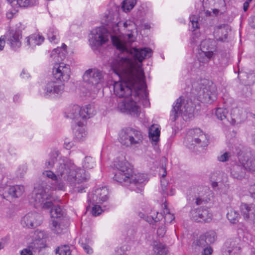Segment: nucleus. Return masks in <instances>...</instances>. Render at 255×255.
Returning <instances> with one entry per match:
<instances>
[{
  "mask_svg": "<svg viewBox=\"0 0 255 255\" xmlns=\"http://www.w3.org/2000/svg\"><path fill=\"white\" fill-rule=\"evenodd\" d=\"M130 55H118L112 63V67L122 80L113 85L114 92L119 98H124L118 103V108L123 112L137 116L140 112L137 102H141L145 107L149 106L148 93L142 62L135 63Z\"/></svg>",
  "mask_w": 255,
  "mask_h": 255,
  "instance_id": "1",
  "label": "nucleus"
},
{
  "mask_svg": "<svg viewBox=\"0 0 255 255\" xmlns=\"http://www.w3.org/2000/svg\"><path fill=\"white\" fill-rule=\"evenodd\" d=\"M45 167L47 169L54 168V172L45 170L42 174L54 182L55 190H64V184L62 180H67L74 187L75 191L79 193L84 191L85 186L83 182L89 178V175L84 169L78 168L71 160L60 156L58 150L51 152L45 161Z\"/></svg>",
  "mask_w": 255,
  "mask_h": 255,
  "instance_id": "2",
  "label": "nucleus"
},
{
  "mask_svg": "<svg viewBox=\"0 0 255 255\" xmlns=\"http://www.w3.org/2000/svg\"><path fill=\"white\" fill-rule=\"evenodd\" d=\"M110 35L107 30L103 27H97L91 32L89 38L90 44L92 47H98L105 43ZM113 45L124 55H132L135 61L141 62L145 58L151 56L152 51L150 48H130L131 43L134 41L131 33L126 35H110Z\"/></svg>",
  "mask_w": 255,
  "mask_h": 255,
  "instance_id": "3",
  "label": "nucleus"
},
{
  "mask_svg": "<svg viewBox=\"0 0 255 255\" xmlns=\"http://www.w3.org/2000/svg\"><path fill=\"white\" fill-rule=\"evenodd\" d=\"M116 169L114 179L130 190L139 192L142 191L146 176L141 173L134 174L131 165L125 159H117L114 163Z\"/></svg>",
  "mask_w": 255,
  "mask_h": 255,
  "instance_id": "4",
  "label": "nucleus"
},
{
  "mask_svg": "<svg viewBox=\"0 0 255 255\" xmlns=\"http://www.w3.org/2000/svg\"><path fill=\"white\" fill-rule=\"evenodd\" d=\"M34 194V205L36 207L48 209L53 206L50 212L52 218H55L54 219L66 218L64 217L65 213L63 209L59 205H53V202L60 201L57 197L53 196L43 188L35 189Z\"/></svg>",
  "mask_w": 255,
  "mask_h": 255,
  "instance_id": "5",
  "label": "nucleus"
},
{
  "mask_svg": "<svg viewBox=\"0 0 255 255\" xmlns=\"http://www.w3.org/2000/svg\"><path fill=\"white\" fill-rule=\"evenodd\" d=\"M253 247L252 255H255V237L248 231L239 233V237L228 240L225 246L229 255H241L247 244Z\"/></svg>",
  "mask_w": 255,
  "mask_h": 255,
  "instance_id": "6",
  "label": "nucleus"
},
{
  "mask_svg": "<svg viewBox=\"0 0 255 255\" xmlns=\"http://www.w3.org/2000/svg\"><path fill=\"white\" fill-rule=\"evenodd\" d=\"M193 112L194 106L192 101L185 99L183 97H180L172 106L170 116V120L174 122L181 116L187 120L193 117Z\"/></svg>",
  "mask_w": 255,
  "mask_h": 255,
  "instance_id": "7",
  "label": "nucleus"
},
{
  "mask_svg": "<svg viewBox=\"0 0 255 255\" xmlns=\"http://www.w3.org/2000/svg\"><path fill=\"white\" fill-rule=\"evenodd\" d=\"M143 135L141 132L131 128L123 129L119 133L120 142L127 147H137L143 141Z\"/></svg>",
  "mask_w": 255,
  "mask_h": 255,
  "instance_id": "8",
  "label": "nucleus"
},
{
  "mask_svg": "<svg viewBox=\"0 0 255 255\" xmlns=\"http://www.w3.org/2000/svg\"><path fill=\"white\" fill-rule=\"evenodd\" d=\"M207 81L206 79L200 80L192 83V91L195 90L200 98L205 102L212 103L217 98V94L212 86H207ZM193 93L194 92L192 91Z\"/></svg>",
  "mask_w": 255,
  "mask_h": 255,
  "instance_id": "9",
  "label": "nucleus"
},
{
  "mask_svg": "<svg viewBox=\"0 0 255 255\" xmlns=\"http://www.w3.org/2000/svg\"><path fill=\"white\" fill-rule=\"evenodd\" d=\"M83 81L86 84L89 90L95 91L102 87L104 82V73L96 68L89 69L83 76Z\"/></svg>",
  "mask_w": 255,
  "mask_h": 255,
  "instance_id": "10",
  "label": "nucleus"
},
{
  "mask_svg": "<svg viewBox=\"0 0 255 255\" xmlns=\"http://www.w3.org/2000/svg\"><path fill=\"white\" fill-rule=\"evenodd\" d=\"M186 140L187 146L190 148L194 145L206 147L209 143V136L199 128L190 130L187 133Z\"/></svg>",
  "mask_w": 255,
  "mask_h": 255,
  "instance_id": "11",
  "label": "nucleus"
},
{
  "mask_svg": "<svg viewBox=\"0 0 255 255\" xmlns=\"http://www.w3.org/2000/svg\"><path fill=\"white\" fill-rule=\"evenodd\" d=\"M211 40L205 39L200 44V51L197 56L198 62L195 63L197 68L201 67V63H208L210 60H213L215 56V48L210 46Z\"/></svg>",
  "mask_w": 255,
  "mask_h": 255,
  "instance_id": "12",
  "label": "nucleus"
},
{
  "mask_svg": "<svg viewBox=\"0 0 255 255\" xmlns=\"http://www.w3.org/2000/svg\"><path fill=\"white\" fill-rule=\"evenodd\" d=\"M191 219L198 223H209L213 219V214L210 209L201 206L192 209L189 213Z\"/></svg>",
  "mask_w": 255,
  "mask_h": 255,
  "instance_id": "13",
  "label": "nucleus"
},
{
  "mask_svg": "<svg viewBox=\"0 0 255 255\" xmlns=\"http://www.w3.org/2000/svg\"><path fill=\"white\" fill-rule=\"evenodd\" d=\"M64 87L61 81L51 80L46 84L41 94L45 98L57 97L62 94Z\"/></svg>",
  "mask_w": 255,
  "mask_h": 255,
  "instance_id": "14",
  "label": "nucleus"
},
{
  "mask_svg": "<svg viewBox=\"0 0 255 255\" xmlns=\"http://www.w3.org/2000/svg\"><path fill=\"white\" fill-rule=\"evenodd\" d=\"M53 78L59 81H67L70 77L71 69L69 65L64 63H57L53 68Z\"/></svg>",
  "mask_w": 255,
  "mask_h": 255,
  "instance_id": "15",
  "label": "nucleus"
},
{
  "mask_svg": "<svg viewBox=\"0 0 255 255\" xmlns=\"http://www.w3.org/2000/svg\"><path fill=\"white\" fill-rule=\"evenodd\" d=\"M237 155L239 163L244 166L247 171L255 172V155L244 150H240Z\"/></svg>",
  "mask_w": 255,
  "mask_h": 255,
  "instance_id": "16",
  "label": "nucleus"
},
{
  "mask_svg": "<svg viewBox=\"0 0 255 255\" xmlns=\"http://www.w3.org/2000/svg\"><path fill=\"white\" fill-rule=\"evenodd\" d=\"M42 217L36 212H30L26 214L21 220L23 227L33 228L39 226L42 223Z\"/></svg>",
  "mask_w": 255,
  "mask_h": 255,
  "instance_id": "17",
  "label": "nucleus"
},
{
  "mask_svg": "<svg viewBox=\"0 0 255 255\" xmlns=\"http://www.w3.org/2000/svg\"><path fill=\"white\" fill-rule=\"evenodd\" d=\"M209 192V189L206 187H198L191 189L190 194H194L193 200H196L195 203L200 205L206 204L210 200L208 197Z\"/></svg>",
  "mask_w": 255,
  "mask_h": 255,
  "instance_id": "18",
  "label": "nucleus"
},
{
  "mask_svg": "<svg viewBox=\"0 0 255 255\" xmlns=\"http://www.w3.org/2000/svg\"><path fill=\"white\" fill-rule=\"evenodd\" d=\"M108 189L106 187L96 189L94 192L89 196L88 202L94 204H101L108 199Z\"/></svg>",
  "mask_w": 255,
  "mask_h": 255,
  "instance_id": "19",
  "label": "nucleus"
},
{
  "mask_svg": "<svg viewBox=\"0 0 255 255\" xmlns=\"http://www.w3.org/2000/svg\"><path fill=\"white\" fill-rule=\"evenodd\" d=\"M217 238L216 232L214 230L207 231L204 234L201 235L196 241L197 246L205 247L207 245L214 243Z\"/></svg>",
  "mask_w": 255,
  "mask_h": 255,
  "instance_id": "20",
  "label": "nucleus"
},
{
  "mask_svg": "<svg viewBox=\"0 0 255 255\" xmlns=\"http://www.w3.org/2000/svg\"><path fill=\"white\" fill-rule=\"evenodd\" d=\"M118 12H109L108 14H106V21L107 23V24L109 26H112L114 27V31H115L116 30H119V28L121 27L122 25L125 28H127L128 25H130V21H126L125 22H122L121 21H118Z\"/></svg>",
  "mask_w": 255,
  "mask_h": 255,
  "instance_id": "21",
  "label": "nucleus"
},
{
  "mask_svg": "<svg viewBox=\"0 0 255 255\" xmlns=\"http://www.w3.org/2000/svg\"><path fill=\"white\" fill-rule=\"evenodd\" d=\"M6 36L8 43L12 49L15 50L21 46V31L20 30H11Z\"/></svg>",
  "mask_w": 255,
  "mask_h": 255,
  "instance_id": "22",
  "label": "nucleus"
},
{
  "mask_svg": "<svg viewBox=\"0 0 255 255\" xmlns=\"http://www.w3.org/2000/svg\"><path fill=\"white\" fill-rule=\"evenodd\" d=\"M231 31L230 26L227 24H222L217 26L214 31V36L217 41L225 42Z\"/></svg>",
  "mask_w": 255,
  "mask_h": 255,
  "instance_id": "23",
  "label": "nucleus"
},
{
  "mask_svg": "<svg viewBox=\"0 0 255 255\" xmlns=\"http://www.w3.org/2000/svg\"><path fill=\"white\" fill-rule=\"evenodd\" d=\"M67 224L66 218L53 219L50 224V228L54 234H60L67 228Z\"/></svg>",
  "mask_w": 255,
  "mask_h": 255,
  "instance_id": "24",
  "label": "nucleus"
},
{
  "mask_svg": "<svg viewBox=\"0 0 255 255\" xmlns=\"http://www.w3.org/2000/svg\"><path fill=\"white\" fill-rule=\"evenodd\" d=\"M241 211L244 219L246 221H252L255 218V205L242 204Z\"/></svg>",
  "mask_w": 255,
  "mask_h": 255,
  "instance_id": "25",
  "label": "nucleus"
},
{
  "mask_svg": "<svg viewBox=\"0 0 255 255\" xmlns=\"http://www.w3.org/2000/svg\"><path fill=\"white\" fill-rule=\"evenodd\" d=\"M246 171L244 166L238 161L232 166L231 174L233 178L241 180L245 177Z\"/></svg>",
  "mask_w": 255,
  "mask_h": 255,
  "instance_id": "26",
  "label": "nucleus"
},
{
  "mask_svg": "<svg viewBox=\"0 0 255 255\" xmlns=\"http://www.w3.org/2000/svg\"><path fill=\"white\" fill-rule=\"evenodd\" d=\"M39 238L35 239L32 242L28 245L29 248L33 252L39 251L41 249L45 246V241L43 239L44 233L43 232L39 231L38 232Z\"/></svg>",
  "mask_w": 255,
  "mask_h": 255,
  "instance_id": "27",
  "label": "nucleus"
},
{
  "mask_svg": "<svg viewBox=\"0 0 255 255\" xmlns=\"http://www.w3.org/2000/svg\"><path fill=\"white\" fill-rule=\"evenodd\" d=\"M139 216L144 219L150 224L158 222L162 218V214L161 213L159 214L158 212L155 211H151L150 214L147 215L140 212L139 213Z\"/></svg>",
  "mask_w": 255,
  "mask_h": 255,
  "instance_id": "28",
  "label": "nucleus"
},
{
  "mask_svg": "<svg viewBox=\"0 0 255 255\" xmlns=\"http://www.w3.org/2000/svg\"><path fill=\"white\" fill-rule=\"evenodd\" d=\"M44 38L38 34H33L26 37L25 43L27 46L34 47L36 45L41 44L44 41Z\"/></svg>",
  "mask_w": 255,
  "mask_h": 255,
  "instance_id": "29",
  "label": "nucleus"
},
{
  "mask_svg": "<svg viewBox=\"0 0 255 255\" xmlns=\"http://www.w3.org/2000/svg\"><path fill=\"white\" fill-rule=\"evenodd\" d=\"M160 130L159 126L153 125L149 128V137L152 143L156 144L159 140Z\"/></svg>",
  "mask_w": 255,
  "mask_h": 255,
  "instance_id": "30",
  "label": "nucleus"
},
{
  "mask_svg": "<svg viewBox=\"0 0 255 255\" xmlns=\"http://www.w3.org/2000/svg\"><path fill=\"white\" fill-rule=\"evenodd\" d=\"M81 123L78 122L74 128V138L78 140H82L86 135L85 128L81 126Z\"/></svg>",
  "mask_w": 255,
  "mask_h": 255,
  "instance_id": "31",
  "label": "nucleus"
},
{
  "mask_svg": "<svg viewBox=\"0 0 255 255\" xmlns=\"http://www.w3.org/2000/svg\"><path fill=\"white\" fill-rule=\"evenodd\" d=\"M96 113L93 106L90 105L81 108L80 119H86L90 118Z\"/></svg>",
  "mask_w": 255,
  "mask_h": 255,
  "instance_id": "32",
  "label": "nucleus"
},
{
  "mask_svg": "<svg viewBox=\"0 0 255 255\" xmlns=\"http://www.w3.org/2000/svg\"><path fill=\"white\" fill-rule=\"evenodd\" d=\"M81 107L78 105H73L69 108L67 111V117L78 120L80 119Z\"/></svg>",
  "mask_w": 255,
  "mask_h": 255,
  "instance_id": "33",
  "label": "nucleus"
},
{
  "mask_svg": "<svg viewBox=\"0 0 255 255\" xmlns=\"http://www.w3.org/2000/svg\"><path fill=\"white\" fill-rule=\"evenodd\" d=\"M47 36L48 40L51 43H57L59 41L58 31L54 27H51L48 29Z\"/></svg>",
  "mask_w": 255,
  "mask_h": 255,
  "instance_id": "34",
  "label": "nucleus"
},
{
  "mask_svg": "<svg viewBox=\"0 0 255 255\" xmlns=\"http://www.w3.org/2000/svg\"><path fill=\"white\" fill-rule=\"evenodd\" d=\"M24 191V187L21 185H15L11 186L8 190V194L13 197L17 198L21 195Z\"/></svg>",
  "mask_w": 255,
  "mask_h": 255,
  "instance_id": "35",
  "label": "nucleus"
},
{
  "mask_svg": "<svg viewBox=\"0 0 255 255\" xmlns=\"http://www.w3.org/2000/svg\"><path fill=\"white\" fill-rule=\"evenodd\" d=\"M153 250L154 252L157 255H165L167 253V250L164 245L155 241L153 242Z\"/></svg>",
  "mask_w": 255,
  "mask_h": 255,
  "instance_id": "36",
  "label": "nucleus"
},
{
  "mask_svg": "<svg viewBox=\"0 0 255 255\" xmlns=\"http://www.w3.org/2000/svg\"><path fill=\"white\" fill-rule=\"evenodd\" d=\"M14 8L19 7H27L31 4V0H6Z\"/></svg>",
  "mask_w": 255,
  "mask_h": 255,
  "instance_id": "37",
  "label": "nucleus"
},
{
  "mask_svg": "<svg viewBox=\"0 0 255 255\" xmlns=\"http://www.w3.org/2000/svg\"><path fill=\"white\" fill-rule=\"evenodd\" d=\"M227 217L231 223L235 224L239 221L240 217L239 213L232 208L228 210Z\"/></svg>",
  "mask_w": 255,
  "mask_h": 255,
  "instance_id": "38",
  "label": "nucleus"
},
{
  "mask_svg": "<svg viewBox=\"0 0 255 255\" xmlns=\"http://www.w3.org/2000/svg\"><path fill=\"white\" fill-rule=\"evenodd\" d=\"M203 4L205 7L216 6L217 4H219V7H224L225 2L224 0H203Z\"/></svg>",
  "mask_w": 255,
  "mask_h": 255,
  "instance_id": "39",
  "label": "nucleus"
},
{
  "mask_svg": "<svg viewBox=\"0 0 255 255\" xmlns=\"http://www.w3.org/2000/svg\"><path fill=\"white\" fill-rule=\"evenodd\" d=\"M136 2V0H125L123 2L122 8L124 11L128 12L133 8Z\"/></svg>",
  "mask_w": 255,
  "mask_h": 255,
  "instance_id": "40",
  "label": "nucleus"
},
{
  "mask_svg": "<svg viewBox=\"0 0 255 255\" xmlns=\"http://www.w3.org/2000/svg\"><path fill=\"white\" fill-rule=\"evenodd\" d=\"M66 48V45L63 43L61 47H57L52 50L50 55L51 57L55 58L56 56H60L61 54L64 55Z\"/></svg>",
  "mask_w": 255,
  "mask_h": 255,
  "instance_id": "41",
  "label": "nucleus"
},
{
  "mask_svg": "<svg viewBox=\"0 0 255 255\" xmlns=\"http://www.w3.org/2000/svg\"><path fill=\"white\" fill-rule=\"evenodd\" d=\"M57 255H72L70 247L67 245H63L59 247L56 250Z\"/></svg>",
  "mask_w": 255,
  "mask_h": 255,
  "instance_id": "42",
  "label": "nucleus"
},
{
  "mask_svg": "<svg viewBox=\"0 0 255 255\" xmlns=\"http://www.w3.org/2000/svg\"><path fill=\"white\" fill-rule=\"evenodd\" d=\"M164 221L166 223H171L175 219V217L173 214L170 213L169 209L167 208V205L164 204Z\"/></svg>",
  "mask_w": 255,
  "mask_h": 255,
  "instance_id": "43",
  "label": "nucleus"
},
{
  "mask_svg": "<svg viewBox=\"0 0 255 255\" xmlns=\"http://www.w3.org/2000/svg\"><path fill=\"white\" fill-rule=\"evenodd\" d=\"M228 111L226 109L218 108L216 110L215 115L219 120L221 121L226 118Z\"/></svg>",
  "mask_w": 255,
  "mask_h": 255,
  "instance_id": "44",
  "label": "nucleus"
},
{
  "mask_svg": "<svg viewBox=\"0 0 255 255\" xmlns=\"http://www.w3.org/2000/svg\"><path fill=\"white\" fill-rule=\"evenodd\" d=\"M95 165L94 159L91 157H86L83 162V166L87 169L92 168Z\"/></svg>",
  "mask_w": 255,
  "mask_h": 255,
  "instance_id": "45",
  "label": "nucleus"
},
{
  "mask_svg": "<svg viewBox=\"0 0 255 255\" xmlns=\"http://www.w3.org/2000/svg\"><path fill=\"white\" fill-rule=\"evenodd\" d=\"M190 22L192 24V30H195V29L199 28L198 27V18L195 15H192L189 17Z\"/></svg>",
  "mask_w": 255,
  "mask_h": 255,
  "instance_id": "46",
  "label": "nucleus"
},
{
  "mask_svg": "<svg viewBox=\"0 0 255 255\" xmlns=\"http://www.w3.org/2000/svg\"><path fill=\"white\" fill-rule=\"evenodd\" d=\"M161 182V187L162 190V192L164 194H166L168 195L169 193L167 192V186H168V182L165 179V178H161L160 180ZM170 195H172L173 194L170 193L169 194Z\"/></svg>",
  "mask_w": 255,
  "mask_h": 255,
  "instance_id": "47",
  "label": "nucleus"
},
{
  "mask_svg": "<svg viewBox=\"0 0 255 255\" xmlns=\"http://www.w3.org/2000/svg\"><path fill=\"white\" fill-rule=\"evenodd\" d=\"M102 211L101 207L99 205H94L92 208V215L97 216L99 215Z\"/></svg>",
  "mask_w": 255,
  "mask_h": 255,
  "instance_id": "48",
  "label": "nucleus"
},
{
  "mask_svg": "<svg viewBox=\"0 0 255 255\" xmlns=\"http://www.w3.org/2000/svg\"><path fill=\"white\" fill-rule=\"evenodd\" d=\"M230 157V153L228 152H226L224 154L219 156L218 159L221 162H225L227 161Z\"/></svg>",
  "mask_w": 255,
  "mask_h": 255,
  "instance_id": "49",
  "label": "nucleus"
},
{
  "mask_svg": "<svg viewBox=\"0 0 255 255\" xmlns=\"http://www.w3.org/2000/svg\"><path fill=\"white\" fill-rule=\"evenodd\" d=\"M215 6L217 7L212 9L213 12L215 15H217L219 13H222L223 12V11L224 10L225 5L224 7H219V5L217 4Z\"/></svg>",
  "mask_w": 255,
  "mask_h": 255,
  "instance_id": "50",
  "label": "nucleus"
},
{
  "mask_svg": "<svg viewBox=\"0 0 255 255\" xmlns=\"http://www.w3.org/2000/svg\"><path fill=\"white\" fill-rule=\"evenodd\" d=\"M33 252L28 246L20 251V255H32Z\"/></svg>",
  "mask_w": 255,
  "mask_h": 255,
  "instance_id": "51",
  "label": "nucleus"
},
{
  "mask_svg": "<svg viewBox=\"0 0 255 255\" xmlns=\"http://www.w3.org/2000/svg\"><path fill=\"white\" fill-rule=\"evenodd\" d=\"M166 232V230L165 227L162 225L159 227L157 230V234L158 237H163L165 235Z\"/></svg>",
  "mask_w": 255,
  "mask_h": 255,
  "instance_id": "52",
  "label": "nucleus"
},
{
  "mask_svg": "<svg viewBox=\"0 0 255 255\" xmlns=\"http://www.w3.org/2000/svg\"><path fill=\"white\" fill-rule=\"evenodd\" d=\"M128 247L124 246L120 247H118L116 252L118 255H122L125 253V252L128 250Z\"/></svg>",
  "mask_w": 255,
  "mask_h": 255,
  "instance_id": "53",
  "label": "nucleus"
},
{
  "mask_svg": "<svg viewBox=\"0 0 255 255\" xmlns=\"http://www.w3.org/2000/svg\"><path fill=\"white\" fill-rule=\"evenodd\" d=\"M5 35H2L0 37V51H2L5 46Z\"/></svg>",
  "mask_w": 255,
  "mask_h": 255,
  "instance_id": "54",
  "label": "nucleus"
},
{
  "mask_svg": "<svg viewBox=\"0 0 255 255\" xmlns=\"http://www.w3.org/2000/svg\"><path fill=\"white\" fill-rule=\"evenodd\" d=\"M166 169L163 165H162V167L160 168L159 170V174L161 176V178H165L166 175Z\"/></svg>",
  "mask_w": 255,
  "mask_h": 255,
  "instance_id": "55",
  "label": "nucleus"
},
{
  "mask_svg": "<svg viewBox=\"0 0 255 255\" xmlns=\"http://www.w3.org/2000/svg\"><path fill=\"white\" fill-rule=\"evenodd\" d=\"M16 13V10L15 9L8 11L6 13V17L8 19H11Z\"/></svg>",
  "mask_w": 255,
  "mask_h": 255,
  "instance_id": "56",
  "label": "nucleus"
},
{
  "mask_svg": "<svg viewBox=\"0 0 255 255\" xmlns=\"http://www.w3.org/2000/svg\"><path fill=\"white\" fill-rule=\"evenodd\" d=\"M81 246L87 253L91 254L92 253V249L88 245L82 243Z\"/></svg>",
  "mask_w": 255,
  "mask_h": 255,
  "instance_id": "57",
  "label": "nucleus"
},
{
  "mask_svg": "<svg viewBox=\"0 0 255 255\" xmlns=\"http://www.w3.org/2000/svg\"><path fill=\"white\" fill-rule=\"evenodd\" d=\"M213 252V250L211 247H207L204 249L203 253L202 255H211Z\"/></svg>",
  "mask_w": 255,
  "mask_h": 255,
  "instance_id": "58",
  "label": "nucleus"
},
{
  "mask_svg": "<svg viewBox=\"0 0 255 255\" xmlns=\"http://www.w3.org/2000/svg\"><path fill=\"white\" fill-rule=\"evenodd\" d=\"M73 145L72 141H65L64 143V147L67 149H70Z\"/></svg>",
  "mask_w": 255,
  "mask_h": 255,
  "instance_id": "59",
  "label": "nucleus"
},
{
  "mask_svg": "<svg viewBox=\"0 0 255 255\" xmlns=\"http://www.w3.org/2000/svg\"><path fill=\"white\" fill-rule=\"evenodd\" d=\"M249 24L251 27L255 28V15L250 17L249 19Z\"/></svg>",
  "mask_w": 255,
  "mask_h": 255,
  "instance_id": "60",
  "label": "nucleus"
},
{
  "mask_svg": "<svg viewBox=\"0 0 255 255\" xmlns=\"http://www.w3.org/2000/svg\"><path fill=\"white\" fill-rule=\"evenodd\" d=\"M251 197L255 199V184L252 186L251 188Z\"/></svg>",
  "mask_w": 255,
  "mask_h": 255,
  "instance_id": "61",
  "label": "nucleus"
},
{
  "mask_svg": "<svg viewBox=\"0 0 255 255\" xmlns=\"http://www.w3.org/2000/svg\"><path fill=\"white\" fill-rule=\"evenodd\" d=\"M250 3V2L247 0H246V1L244 2L243 5V9L245 11H246L248 10Z\"/></svg>",
  "mask_w": 255,
  "mask_h": 255,
  "instance_id": "62",
  "label": "nucleus"
},
{
  "mask_svg": "<svg viewBox=\"0 0 255 255\" xmlns=\"http://www.w3.org/2000/svg\"><path fill=\"white\" fill-rule=\"evenodd\" d=\"M5 244V241L4 240H2L1 242H0V250L3 248L4 247V245Z\"/></svg>",
  "mask_w": 255,
  "mask_h": 255,
  "instance_id": "63",
  "label": "nucleus"
},
{
  "mask_svg": "<svg viewBox=\"0 0 255 255\" xmlns=\"http://www.w3.org/2000/svg\"><path fill=\"white\" fill-rule=\"evenodd\" d=\"M19 99V95L18 94L14 95L13 97V101L14 102H18Z\"/></svg>",
  "mask_w": 255,
  "mask_h": 255,
  "instance_id": "64",
  "label": "nucleus"
}]
</instances>
